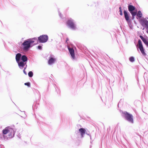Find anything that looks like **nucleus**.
<instances>
[{
  "label": "nucleus",
  "instance_id": "nucleus-19",
  "mask_svg": "<svg viewBox=\"0 0 148 148\" xmlns=\"http://www.w3.org/2000/svg\"><path fill=\"white\" fill-rule=\"evenodd\" d=\"M129 60L131 62H133L134 61V58L133 57H131L130 58Z\"/></svg>",
  "mask_w": 148,
  "mask_h": 148
},
{
  "label": "nucleus",
  "instance_id": "nucleus-27",
  "mask_svg": "<svg viewBox=\"0 0 148 148\" xmlns=\"http://www.w3.org/2000/svg\"><path fill=\"white\" fill-rule=\"evenodd\" d=\"M147 33H148V31H147Z\"/></svg>",
  "mask_w": 148,
  "mask_h": 148
},
{
  "label": "nucleus",
  "instance_id": "nucleus-20",
  "mask_svg": "<svg viewBox=\"0 0 148 148\" xmlns=\"http://www.w3.org/2000/svg\"><path fill=\"white\" fill-rule=\"evenodd\" d=\"M144 23L145 25L147 26V27L148 28V21L146 20L144 22Z\"/></svg>",
  "mask_w": 148,
  "mask_h": 148
},
{
  "label": "nucleus",
  "instance_id": "nucleus-17",
  "mask_svg": "<svg viewBox=\"0 0 148 148\" xmlns=\"http://www.w3.org/2000/svg\"><path fill=\"white\" fill-rule=\"evenodd\" d=\"M130 13L132 14V18H134V16H135L136 15H137L136 14H137L136 12H133V11L132 12H131Z\"/></svg>",
  "mask_w": 148,
  "mask_h": 148
},
{
  "label": "nucleus",
  "instance_id": "nucleus-4",
  "mask_svg": "<svg viewBox=\"0 0 148 148\" xmlns=\"http://www.w3.org/2000/svg\"><path fill=\"white\" fill-rule=\"evenodd\" d=\"M38 39L40 42L44 43L47 41L48 37L47 35H42L38 37Z\"/></svg>",
  "mask_w": 148,
  "mask_h": 148
},
{
  "label": "nucleus",
  "instance_id": "nucleus-22",
  "mask_svg": "<svg viewBox=\"0 0 148 148\" xmlns=\"http://www.w3.org/2000/svg\"><path fill=\"white\" fill-rule=\"evenodd\" d=\"M24 84L25 85L27 86L28 87H30V84L29 82L25 83Z\"/></svg>",
  "mask_w": 148,
  "mask_h": 148
},
{
  "label": "nucleus",
  "instance_id": "nucleus-7",
  "mask_svg": "<svg viewBox=\"0 0 148 148\" xmlns=\"http://www.w3.org/2000/svg\"><path fill=\"white\" fill-rule=\"evenodd\" d=\"M67 47L71 57L73 59H74L75 56L74 51L73 49L72 48L70 47L68 45H67Z\"/></svg>",
  "mask_w": 148,
  "mask_h": 148
},
{
  "label": "nucleus",
  "instance_id": "nucleus-24",
  "mask_svg": "<svg viewBox=\"0 0 148 148\" xmlns=\"http://www.w3.org/2000/svg\"><path fill=\"white\" fill-rule=\"evenodd\" d=\"M38 48L39 49H41L42 48V47L40 46H38Z\"/></svg>",
  "mask_w": 148,
  "mask_h": 148
},
{
  "label": "nucleus",
  "instance_id": "nucleus-2",
  "mask_svg": "<svg viewBox=\"0 0 148 148\" xmlns=\"http://www.w3.org/2000/svg\"><path fill=\"white\" fill-rule=\"evenodd\" d=\"M3 134H4L8 133V138H11L13 137L14 131L10 127H6L3 130Z\"/></svg>",
  "mask_w": 148,
  "mask_h": 148
},
{
  "label": "nucleus",
  "instance_id": "nucleus-13",
  "mask_svg": "<svg viewBox=\"0 0 148 148\" xmlns=\"http://www.w3.org/2000/svg\"><path fill=\"white\" fill-rule=\"evenodd\" d=\"M128 9L129 11L130 12L133 11L135 9V8L132 5H130L128 6Z\"/></svg>",
  "mask_w": 148,
  "mask_h": 148
},
{
  "label": "nucleus",
  "instance_id": "nucleus-5",
  "mask_svg": "<svg viewBox=\"0 0 148 148\" xmlns=\"http://www.w3.org/2000/svg\"><path fill=\"white\" fill-rule=\"evenodd\" d=\"M123 114H124L126 119L127 120H133V116L132 114L126 112H123Z\"/></svg>",
  "mask_w": 148,
  "mask_h": 148
},
{
  "label": "nucleus",
  "instance_id": "nucleus-23",
  "mask_svg": "<svg viewBox=\"0 0 148 148\" xmlns=\"http://www.w3.org/2000/svg\"><path fill=\"white\" fill-rule=\"evenodd\" d=\"M69 38H66V43H67L68 44V42H67V41H69Z\"/></svg>",
  "mask_w": 148,
  "mask_h": 148
},
{
  "label": "nucleus",
  "instance_id": "nucleus-11",
  "mask_svg": "<svg viewBox=\"0 0 148 148\" xmlns=\"http://www.w3.org/2000/svg\"><path fill=\"white\" fill-rule=\"evenodd\" d=\"M124 14L126 20L127 21H129V18L128 13L126 10H125L124 11Z\"/></svg>",
  "mask_w": 148,
  "mask_h": 148
},
{
  "label": "nucleus",
  "instance_id": "nucleus-18",
  "mask_svg": "<svg viewBox=\"0 0 148 148\" xmlns=\"http://www.w3.org/2000/svg\"><path fill=\"white\" fill-rule=\"evenodd\" d=\"M29 76L30 77H32L33 76V73L32 71H29L28 73Z\"/></svg>",
  "mask_w": 148,
  "mask_h": 148
},
{
  "label": "nucleus",
  "instance_id": "nucleus-1",
  "mask_svg": "<svg viewBox=\"0 0 148 148\" xmlns=\"http://www.w3.org/2000/svg\"><path fill=\"white\" fill-rule=\"evenodd\" d=\"M37 40V39L36 38L29 39L25 40L22 44V45L23 46V50L25 51L28 50L30 47L31 44Z\"/></svg>",
  "mask_w": 148,
  "mask_h": 148
},
{
  "label": "nucleus",
  "instance_id": "nucleus-3",
  "mask_svg": "<svg viewBox=\"0 0 148 148\" xmlns=\"http://www.w3.org/2000/svg\"><path fill=\"white\" fill-rule=\"evenodd\" d=\"M67 25L71 28L75 29V26L74 24L73 20L71 18L68 19L66 22Z\"/></svg>",
  "mask_w": 148,
  "mask_h": 148
},
{
  "label": "nucleus",
  "instance_id": "nucleus-10",
  "mask_svg": "<svg viewBox=\"0 0 148 148\" xmlns=\"http://www.w3.org/2000/svg\"><path fill=\"white\" fill-rule=\"evenodd\" d=\"M140 37L144 43L148 47V41L146 38H144L142 36H140Z\"/></svg>",
  "mask_w": 148,
  "mask_h": 148
},
{
  "label": "nucleus",
  "instance_id": "nucleus-6",
  "mask_svg": "<svg viewBox=\"0 0 148 148\" xmlns=\"http://www.w3.org/2000/svg\"><path fill=\"white\" fill-rule=\"evenodd\" d=\"M138 45L139 48L142 53L144 55H145L146 53L144 51V50L141 41L140 40H139L138 41Z\"/></svg>",
  "mask_w": 148,
  "mask_h": 148
},
{
  "label": "nucleus",
  "instance_id": "nucleus-26",
  "mask_svg": "<svg viewBox=\"0 0 148 148\" xmlns=\"http://www.w3.org/2000/svg\"><path fill=\"white\" fill-rule=\"evenodd\" d=\"M130 121L131 122V123H133V121Z\"/></svg>",
  "mask_w": 148,
  "mask_h": 148
},
{
  "label": "nucleus",
  "instance_id": "nucleus-15",
  "mask_svg": "<svg viewBox=\"0 0 148 148\" xmlns=\"http://www.w3.org/2000/svg\"><path fill=\"white\" fill-rule=\"evenodd\" d=\"M21 59L23 62H25L27 60V58L24 55L22 56Z\"/></svg>",
  "mask_w": 148,
  "mask_h": 148
},
{
  "label": "nucleus",
  "instance_id": "nucleus-25",
  "mask_svg": "<svg viewBox=\"0 0 148 148\" xmlns=\"http://www.w3.org/2000/svg\"><path fill=\"white\" fill-rule=\"evenodd\" d=\"M25 69L23 70V72H24V73H25V75H27V73L25 71Z\"/></svg>",
  "mask_w": 148,
  "mask_h": 148
},
{
  "label": "nucleus",
  "instance_id": "nucleus-12",
  "mask_svg": "<svg viewBox=\"0 0 148 148\" xmlns=\"http://www.w3.org/2000/svg\"><path fill=\"white\" fill-rule=\"evenodd\" d=\"M21 54L20 53H18L16 55V59L17 63H18L19 62L20 59L21 57Z\"/></svg>",
  "mask_w": 148,
  "mask_h": 148
},
{
  "label": "nucleus",
  "instance_id": "nucleus-9",
  "mask_svg": "<svg viewBox=\"0 0 148 148\" xmlns=\"http://www.w3.org/2000/svg\"><path fill=\"white\" fill-rule=\"evenodd\" d=\"M79 132L81 134V136L83 137L84 134H85L86 132L85 129L83 128H80L79 130Z\"/></svg>",
  "mask_w": 148,
  "mask_h": 148
},
{
  "label": "nucleus",
  "instance_id": "nucleus-16",
  "mask_svg": "<svg viewBox=\"0 0 148 148\" xmlns=\"http://www.w3.org/2000/svg\"><path fill=\"white\" fill-rule=\"evenodd\" d=\"M137 16L139 18H141L142 16V14L140 11H139L138 12V13L137 14Z\"/></svg>",
  "mask_w": 148,
  "mask_h": 148
},
{
  "label": "nucleus",
  "instance_id": "nucleus-21",
  "mask_svg": "<svg viewBox=\"0 0 148 148\" xmlns=\"http://www.w3.org/2000/svg\"><path fill=\"white\" fill-rule=\"evenodd\" d=\"M119 12H120V15L121 16H122L123 15V14L122 13V8L121 7H120L119 8Z\"/></svg>",
  "mask_w": 148,
  "mask_h": 148
},
{
  "label": "nucleus",
  "instance_id": "nucleus-14",
  "mask_svg": "<svg viewBox=\"0 0 148 148\" xmlns=\"http://www.w3.org/2000/svg\"><path fill=\"white\" fill-rule=\"evenodd\" d=\"M18 63V66L19 67H23L26 64V63H24L23 61H21L20 62H19Z\"/></svg>",
  "mask_w": 148,
  "mask_h": 148
},
{
  "label": "nucleus",
  "instance_id": "nucleus-8",
  "mask_svg": "<svg viewBox=\"0 0 148 148\" xmlns=\"http://www.w3.org/2000/svg\"><path fill=\"white\" fill-rule=\"evenodd\" d=\"M56 59L55 58H50L48 61V63L49 64H51L54 63L56 61Z\"/></svg>",
  "mask_w": 148,
  "mask_h": 148
}]
</instances>
